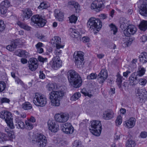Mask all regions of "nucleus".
<instances>
[{
    "label": "nucleus",
    "mask_w": 147,
    "mask_h": 147,
    "mask_svg": "<svg viewBox=\"0 0 147 147\" xmlns=\"http://www.w3.org/2000/svg\"><path fill=\"white\" fill-rule=\"evenodd\" d=\"M22 50L18 49L16 50L15 52V54L16 55L20 57H22L21 55Z\"/></svg>",
    "instance_id": "obj_59"
},
{
    "label": "nucleus",
    "mask_w": 147,
    "mask_h": 147,
    "mask_svg": "<svg viewBox=\"0 0 147 147\" xmlns=\"http://www.w3.org/2000/svg\"><path fill=\"white\" fill-rule=\"evenodd\" d=\"M137 28L134 25H129L127 29L124 31V33L126 36H129L131 35H134L136 32Z\"/></svg>",
    "instance_id": "obj_14"
},
{
    "label": "nucleus",
    "mask_w": 147,
    "mask_h": 147,
    "mask_svg": "<svg viewBox=\"0 0 147 147\" xmlns=\"http://www.w3.org/2000/svg\"><path fill=\"white\" fill-rule=\"evenodd\" d=\"M138 82L140 84L145 86L147 82V80L145 79H140L139 80Z\"/></svg>",
    "instance_id": "obj_54"
},
{
    "label": "nucleus",
    "mask_w": 147,
    "mask_h": 147,
    "mask_svg": "<svg viewBox=\"0 0 147 147\" xmlns=\"http://www.w3.org/2000/svg\"><path fill=\"white\" fill-rule=\"evenodd\" d=\"M77 20V17L74 15H72L69 17V20L71 23H75Z\"/></svg>",
    "instance_id": "obj_49"
},
{
    "label": "nucleus",
    "mask_w": 147,
    "mask_h": 147,
    "mask_svg": "<svg viewBox=\"0 0 147 147\" xmlns=\"http://www.w3.org/2000/svg\"><path fill=\"white\" fill-rule=\"evenodd\" d=\"M81 96V94L79 92L75 93L71 96V98L73 100L78 99Z\"/></svg>",
    "instance_id": "obj_43"
},
{
    "label": "nucleus",
    "mask_w": 147,
    "mask_h": 147,
    "mask_svg": "<svg viewBox=\"0 0 147 147\" xmlns=\"http://www.w3.org/2000/svg\"><path fill=\"white\" fill-rule=\"evenodd\" d=\"M17 45L16 43L13 42L10 45H8L6 47V49L10 51L14 50L17 47Z\"/></svg>",
    "instance_id": "obj_38"
},
{
    "label": "nucleus",
    "mask_w": 147,
    "mask_h": 147,
    "mask_svg": "<svg viewBox=\"0 0 147 147\" xmlns=\"http://www.w3.org/2000/svg\"><path fill=\"white\" fill-rule=\"evenodd\" d=\"M5 88V84L3 81H0V92L3 91Z\"/></svg>",
    "instance_id": "obj_51"
},
{
    "label": "nucleus",
    "mask_w": 147,
    "mask_h": 147,
    "mask_svg": "<svg viewBox=\"0 0 147 147\" xmlns=\"http://www.w3.org/2000/svg\"><path fill=\"white\" fill-rule=\"evenodd\" d=\"M126 147H134L136 145L135 142L132 140H129L126 144Z\"/></svg>",
    "instance_id": "obj_41"
},
{
    "label": "nucleus",
    "mask_w": 147,
    "mask_h": 147,
    "mask_svg": "<svg viewBox=\"0 0 147 147\" xmlns=\"http://www.w3.org/2000/svg\"><path fill=\"white\" fill-rule=\"evenodd\" d=\"M47 125L49 130L52 132L56 133L59 130V125L54 120H49Z\"/></svg>",
    "instance_id": "obj_12"
},
{
    "label": "nucleus",
    "mask_w": 147,
    "mask_h": 147,
    "mask_svg": "<svg viewBox=\"0 0 147 147\" xmlns=\"http://www.w3.org/2000/svg\"><path fill=\"white\" fill-rule=\"evenodd\" d=\"M109 26L111 29V33L113 32V34H115L117 30V28L116 26L112 24L110 25Z\"/></svg>",
    "instance_id": "obj_42"
},
{
    "label": "nucleus",
    "mask_w": 147,
    "mask_h": 147,
    "mask_svg": "<svg viewBox=\"0 0 147 147\" xmlns=\"http://www.w3.org/2000/svg\"><path fill=\"white\" fill-rule=\"evenodd\" d=\"M32 142L36 143L39 147H45L47 143V138L42 134H37L33 136Z\"/></svg>",
    "instance_id": "obj_5"
},
{
    "label": "nucleus",
    "mask_w": 147,
    "mask_h": 147,
    "mask_svg": "<svg viewBox=\"0 0 147 147\" xmlns=\"http://www.w3.org/2000/svg\"><path fill=\"white\" fill-rule=\"evenodd\" d=\"M5 137L7 139V140L12 141L15 138L13 132L12 131L7 132V135L5 134Z\"/></svg>",
    "instance_id": "obj_39"
},
{
    "label": "nucleus",
    "mask_w": 147,
    "mask_h": 147,
    "mask_svg": "<svg viewBox=\"0 0 147 147\" xmlns=\"http://www.w3.org/2000/svg\"><path fill=\"white\" fill-rule=\"evenodd\" d=\"M68 4L69 5L72 6V7H74L75 8L76 13L79 12L80 8L78 3L71 1L68 2Z\"/></svg>",
    "instance_id": "obj_30"
},
{
    "label": "nucleus",
    "mask_w": 147,
    "mask_h": 147,
    "mask_svg": "<svg viewBox=\"0 0 147 147\" xmlns=\"http://www.w3.org/2000/svg\"><path fill=\"white\" fill-rule=\"evenodd\" d=\"M21 55L22 57H27L29 56V53L25 50H22Z\"/></svg>",
    "instance_id": "obj_55"
},
{
    "label": "nucleus",
    "mask_w": 147,
    "mask_h": 147,
    "mask_svg": "<svg viewBox=\"0 0 147 147\" xmlns=\"http://www.w3.org/2000/svg\"><path fill=\"white\" fill-rule=\"evenodd\" d=\"M90 38L87 36H84L83 37L82 40L84 43L88 42L90 41Z\"/></svg>",
    "instance_id": "obj_60"
},
{
    "label": "nucleus",
    "mask_w": 147,
    "mask_h": 147,
    "mask_svg": "<svg viewBox=\"0 0 147 147\" xmlns=\"http://www.w3.org/2000/svg\"><path fill=\"white\" fill-rule=\"evenodd\" d=\"M38 38L41 40L42 41H46L47 40V37L43 34H39Z\"/></svg>",
    "instance_id": "obj_52"
},
{
    "label": "nucleus",
    "mask_w": 147,
    "mask_h": 147,
    "mask_svg": "<svg viewBox=\"0 0 147 147\" xmlns=\"http://www.w3.org/2000/svg\"><path fill=\"white\" fill-rule=\"evenodd\" d=\"M15 125L16 127L19 129H23L25 127L24 123L18 117H16L15 119Z\"/></svg>",
    "instance_id": "obj_22"
},
{
    "label": "nucleus",
    "mask_w": 147,
    "mask_h": 147,
    "mask_svg": "<svg viewBox=\"0 0 147 147\" xmlns=\"http://www.w3.org/2000/svg\"><path fill=\"white\" fill-rule=\"evenodd\" d=\"M140 61L143 63L147 62V53L144 52L142 53L139 57Z\"/></svg>",
    "instance_id": "obj_31"
},
{
    "label": "nucleus",
    "mask_w": 147,
    "mask_h": 147,
    "mask_svg": "<svg viewBox=\"0 0 147 147\" xmlns=\"http://www.w3.org/2000/svg\"><path fill=\"white\" fill-rule=\"evenodd\" d=\"M47 90L49 91H53L50 94V99L51 105L58 107L60 105V98L64 95L63 91H54L57 89V86L56 83H49L47 86Z\"/></svg>",
    "instance_id": "obj_1"
},
{
    "label": "nucleus",
    "mask_w": 147,
    "mask_h": 147,
    "mask_svg": "<svg viewBox=\"0 0 147 147\" xmlns=\"http://www.w3.org/2000/svg\"><path fill=\"white\" fill-rule=\"evenodd\" d=\"M29 69L32 71H35L37 68L38 63L36 59L35 58H31L28 61Z\"/></svg>",
    "instance_id": "obj_13"
},
{
    "label": "nucleus",
    "mask_w": 147,
    "mask_h": 147,
    "mask_svg": "<svg viewBox=\"0 0 147 147\" xmlns=\"http://www.w3.org/2000/svg\"><path fill=\"white\" fill-rule=\"evenodd\" d=\"M140 40L143 42H145L147 40V37L145 35H143L141 36L140 38Z\"/></svg>",
    "instance_id": "obj_62"
},
{
    "label": "nucleus",
    "mask_w": 147,
    "mask_h": 147,
    "mask_svg": "<svg viewBox=\"0 0 147 147\" xmlns=\"http://www.w3.org/2000/svg\"><path fill=\"white\" fill-rule=\"evenodd\" d=\"M102 117L105 120H110L114 117L115 113L112 110H107L104 112Z\"/></svg>",
    "instance_id": "obj_20"
},
{
    "label": "nucleus",
    "mask_w": 147,
    "mask_h": 147,
    "mask_svg": "<svg viewBox=\"0 0 147 147\" xmlns=\"http://www.w3.org/2000/svg\"><path fill=\"white\" fill-rule=\"evenodd\" d=\"M69 82L74 87L78 88L82 84V80L78 74L74 70H69L67 73Z\"/></svg>",
    "instance_id": "obj_2"
},
{
    "label": "nucleus",
    "mask_w": 147,
    "mask_h": 147,
    "mask_svg": "<svg viewBox=\"0 0 147 147\" xmlns=\"http://www.w3.org/2000/svg\"><path fill=\"white\" fill-rule=\"evenodd\" d=\"M53 43L55 44L56 47H57V46L59 47H64L63 45H61V38L58 36H55L54 37V40Z\"/></svg>",
    "instance_id": "obj_34"
},
{
    "label": "nucleus",
    "mask_w": 147,
    "mask_h": 147,
    "mask_svg": "<svg viewBox=\"0 0 147 147\" xmlns=\"http://www.w3.org/2000/svg\"><path fill=\"white\" fill-rule=\"evenodd\" d=\"M55 17L59 21H62L64 18V15L63 12L59 10H55Z\"/></svg>",
    "instance_id": "obj_26"
},
{
    "label": "nucleus",
    "mask_w": 147,
    "mask_h": 147,
    "mask_svg": "<svg viewBox=\"0 0 147 147\" xmlns=\"http://www.w3.org/2000/svg\"><path fill=\"white\" fill-rule=\"evenodd\" d=\"M133 41V39L132 38L125 37L122 40L121 45L123 47H128L130 46Z\"/></svg>",
    "instance_id": "obj_21"
},
{
    "label": "nucleus",
    "mask_w": 147,
    "mask_h": 147,
    "mask_svg": "<svg viewBox=\"0 0 147 147\" xmlns=\"http://www.w3.org/2000/svg\"><path fill=\"white\" fill-rule=\"evenodd\" d=\"M16 82L18 84H20L22 86L24 84L23 82L19 78L16 77L15 78Z\"/></svg>",
    "instance_id": "obj_58"
},
{
    "label": "nucleus",
    "mask_w": 147,
    "mask_h": 147,
    "mask_svg": "<svg viewBox=\"0 0 147 147\" xmlns=\"http://www.w3.org/2000/svg\"><path fill=\"white\" fill-rule=\"evenodd\" d=\"M104 7L103 0H95L91 3L90 8L96 12H99Z\"/></svg>",
    "instance_id": "obj_9"
},
{
    "label": "nucleus",
    "mask_w": 147,
    "mask_h": 147,
    "mask_svg": "<svg viewBox=\"0 0 147 147\" xmlns=\"http://www.w3.org/2000/svg\"><path fill=\"white\" fill-rule=\"evenodd\" d=\"M64 47H59L57 46V47H56L54 51V55L53 57H55V59H60V57L61 54L62 53V51L60 50V48H63Z\"/></svg>",
    "instance_id": "obj_27"
},
{
    "label": "nucleus",
    "mask_w": 147,
    "mask_h": 147,
    "mask_svg": "<svg viewBox=\"0 0 147 147\" xmlns=\"http://www.w3.org/2000/svg\"><path fill=\"white\" fill-rule=\"evenodd\" d=\"M22 107L24 110H27L31 109L32 107L30 102H26L22 105Z\"/></svg>",
    "instance_id": "obj_35"
},
{
    "label": "nucleus",
    "mask_w": 147,
    "mask_h": 147,
    "mask_svg": "<svg viewBox=\"0 0 147 147\" xmlns=\"http://www.w3.org/2000/svg\"><path fill=\"white\" fill-rule=\"evenodd\" d=\"M7 140V139L5 137V134L0 132V142Z\"/></svg>",
    "instance_id": "obj_44"
},
{
    "label": "nucleus",
    "mask_w": 147,
    "mask_h": 147,
    "mask_svg": "<svg viewBox=\"0 0 147 147\" xmlns=\"http://www.w3.org/2000/svg\"><path fill=\"white\" fill-rule=\"evenodd\" d=\"M122 122V117L120 115H119L115 121V123L117 125L121 124Z\"/></svg>",
    "instance_id": "obj_47"
},
{
    "label": "nucleus",
    "mask_w": 147,
    "mask_h": 147,
    "mask_svg": "<svg viewBox=\"0 0 147 147\" xmlns=\"http://www.w3.org/2000/svg\"><path fill=\"white\" fill-rule=\"evenodd\" d=\"M81 92L85 96H88L89 97H91L92 96L91 94H89L86 89L84 88L81 90Z\"/></svg>",
    "instance_id": "obj_46"
},
{
    "label": "nucleus",
    "mask_w": 147,
    "mask_h": 147,
    "mask_svg": "<svg viewBox=\"0 0 147 147\" xmlns=\"http://www.w3.org/2000/svg\"><path fill=\"white\" fill-rule=\"evenodd\" d=\"M137 75L136 72L132 74L129 78V84L132 86H135L137 84Z\"/></svg>",
    "instance_id": "obj_23"
},
{
    "label": "nucleus",
    "mask_w": 147,
    "mask_h": 147,
    "mask_svg": "<svg viewBox=\"0 0 147 147\" xmlns=\"http://www.w3.org/2000/svg\"><path fill=\"white\" fill-rule=\"evenodd\" d=\"M88 23V27L92 29L98 28L99 27H102L101 22L98 19L91 18L89 19Z\"/></svg>",
    "instance_id": "obj_7"
},
{
    "label": "nucleus",
    "mask_w": 147,
    "mask_h": 147,
    "mask_svg": "<svg viewBox=\"0 0 147 147\" xmlns=\"http://www.w3.org/2000/svg\"><path fill=\"white\" fill-rule=\"evenodd\" d=\"M140 13L142 16H147V4H143L141 7Z\"/></svg>",
    "instance_id": "obj_32"
},
{
    "label": "nucleus",
    "mask_w": 147,
    "mask_h": 147,
    "mask_svg": "<svg viewBox=\"0 0 147 147\" xmlns=\"http://www.w3.org/2000/svg\"><path fill=\"white\" fill-rule=\"evenodd\" d=\"M76 64L82 62L84 60L83 53L81 51H76L75 52L74 55Z\"/></svg>",
    "instance_id": "obj_18"
},
{
    "label": "nucleus",
    "mask_w": 147,
    "mask_h": 147,
    "mask_svg": "<svg viewBox=\"0 0 147 147\" xmlns=\"http://www.w3.org/2000/svg\"><path fill=\"white\" fill-rule=\"evenodd\" d=\"M10 4V2L7 0H4L0 4V10L2 14L7 12V8L9 7Z\"/></svg>",
    "instance_id": "obj_19"
},
{
    "label": "nucleus",
    "mask_w": 147,
    "mask_h": 147,
    "mask_svg": "<svg viewBox=\"0 0 147 147\" xmlns=\"http://www.w3.org/2000/svg\"><path fill=\"white\" fill-rule=\"evenodd\" d=\"M47 100V98L44 95L37 93L34 98L33 102L37 106L43 107L46 104Z\"/></svg>",
    "instance_id": "obj_6"
},
{
    "label": "nucleus",
    "mask_w": 147,
    "mask_h": 147,
    "mask_svg": "<svg viewBox=\"0 0 147 147\" xmlns=\"http://www.w3.org/2000/svg\"><path fill=\"white\" fill-rule=\"evenodd\" d=\"M23 14L24 18L28 19L32 15V11L30 9H26L24 11Z\"/></svg>",
    "instance_id": "obj_28"
},
{
    "label": "nucleus",
    "mask_w": 147,
    "mask_h": 147,
    "mask_svg": "<svg viewBox=\"0 0 147 147\" xmlns=\"http://www.w3.org/2000/svg\"><path fill=\"white\" fill-rule=\"evenodd\" d=\"M69 117V115L65 113H58L55 116V120L60 123H65L67 121Z\"/></svg>",
    "instance_id": "obj_11"
},
{
    "label": "nucleus",
    "mask_w": 147,
    "mask_h": 147,
    "mask_svg": "<svg viewBox=\"0 0 147 147\" xmlns=\"http://www.w3.org/2000/svg\"><path fill=\"white\" fill-rule=\"evenodd\" d=\"M51 62V67L54 70H57L62 66V62L60 59L53 57Z\"/></svg>",
    "instance_id": "obj_15"
},
{
    "label": "nucleus",
    "mask_w": 147,
    "mask_h": 147,
    "mask_svg": "<svg viewBox=\"0 0 147 147\" xmlns=\"http://www.w3.org/2000/svg\"><path fill=\"white\" fill-rule=\"evenodd\" d=\"M90 123L91 128L90 129V132L95 136H99L102 130V126L100 121L93 120L91 121Z\"/></svg>",
    "instance_id": "obj_4"
},
{
    "label": "nucleus",
    "mask_w": 147,
    "mask_h": 147,
    "mask_svg": "<svg viewBox=\"0 0 147 147\" xmlns=\"http://www.w3.org/2000/svg\"><path fill=\"white\" fill-rule=\"evenodd\" d=\"M81 141L76 140L73 143L72 147H81Z\"/></svg>",
    "instance_id": "obj_48"
},
{
    "label": "nucleus",
    "mask_w": 147,
    "mask_h": 147,
    "mask_svg": "<svg viewBox=\"0 0 147 147\" xmlns=\"http://www.w3.org/2000/svg\"><path fill=\"white\" fill-rule=\"evenodd\" d=\"M11 113L7 110H3L0 112V117L5 121L11 129L15 128Z\"/></svg>",
    "instance_id": "obj_3"
},
{
    "label": "nucleus",
    "mask_w": 147,
    "mask_h": 147,
    "mask_svg": "<svg viewBox=\"0 0 147 147\" xmlns=\"http://www.w3.org/2000/svg\"><path fill=\"white\" fill-rule=\"evenodd\" d=\"M69 32L70 36L72 38H80L81 37L80 33L75 29L70 28L69 30Z\"/></svg>",
    "instance_id": "obj_25"
},
{
    "label": "nucleus",
    "mask_w": 147,
    "mask_h": 147,
    "mask_svg": "<svg viewBox=\"0 0 147 147\" xmlns=\"http://www.w3.org/2000/svg\"><path fill=\"white\" fill-rule=\"evenodd\" d=\"M146 71V69L143 67L141 66L138 67L137 76H143L145 74Z\"/></svg>",
    "instance_id": "obj_37"
},
{
    "label": "nucleus",
    "mask_w": 147,
    "mask_h": 147,
    "mask_svg": "<svg viewBox=\"0 0 147 147\" xmlns=\"http://www.w3.org/2000/svg\"><path fill=\"white\" fill-rule=\"evenodd\" d=\"M140 29L142 31H145L147 29V21H142L139 25Z\"/></svg>",
    "instance_id": "obj_33"
},
{
    "label": "nucleus",
    "mask_w": 147,
    "mask_h": 147,
    "mask_svg": "<svg viewBox=\"0 0 147 147\" xmlns=\"http://www.w3.org/2000/svg\"><path fill=\"white\" fill-rule=\"evenodd\" d=\"M98 16L101 19L104 20L106 18L107 16V15L105 14H101L98 15Z\"/></svg>",
    "instance_id": "obj_63"
},
{
    "label": "nucleus",
    "mask_w": 147,
    "mask_h": 147,
    "mask_svg": "<svg viewBox=\"0 0 147 147\" xmlns=\"http://www.w3.org/2000/svg\"><path fill=\"white\" fill-rule=\"evenodd\" d=\"M43 47V44L41 42H38L36 45L37 51L40 53H42L44 52V50L42 47Z\"/></svg>",
    "instance_id": "obj_36"
},
{
    "label": "nucleus",
    "mask_w": 147,
    "mask_h": 147,
    "mask_svg": "<svg viewBox=\"0 0 147 147\" xmlns=\"http://www.w3.org/2000/svg\"><path fill=\"white\" fill-rule=\"evenodd\" d=\"M26 128L29 130L32 129L33 127V124L29 121H25Z\"/></svg>",
    "instance_id": "obj_45"
},
{
    "label": "nucleus",
    "mask_w": 147,
    "mask_h": 147,
    "mask_svg": "<svg viewBox=\"0 0 147 147\" xmlns=\"http://www.w3.org/2000/svg\"><path fill=\"white\" fill-rule=\"evenodd\" d=\"M5 28V26L3 21L0 20V31H3Z\"/></svg>",
    "instance_id": "obj_56"
},
{
    "label": "nucleus",
    "mask_w": 147,
    "mask_h": 147,
    "mask_svg": "<svg viewBox=\"0 0 147 147\" xmlns=\"http://www.w3.org/2000/svg\"><path fill=\"white\" fill-rule=\"evenodd\" d=\"M136 122V119L134 118L131 117L125 121L124 125L128 128H132L134 126Z\"/></svg>",
    "instance_id": "obj_24"
},
{
    "label": "nucleus",
    "mask_w": 147,
    "mask_h": 147,
    "mask_svg": "<svg viewBox=\"0 0 147 147\" xmlns=\"http://www.w3.org/2000/svg\"><path fill=\"white\" fill-rule=\"evenodd\" d=\"M48 7V5L45 2H42L41 3L39 6L40 8H41L42 9H47Z\"/></svg>",
    "instance_id": "obj_57"
},
{
    "label": "nucleus",
    "mask_w": 147,
    "mask_h": 147,
    "mask_svg": "<svg viewBox=\"0 0 147 147\" xmlns=\"http://www.w3.org/2000/svg\"><path fill=\"white\" fill-rule=\"evenodd\" d=\"M31 20L32 22L36 24L38 26L41 27L44 26L47 22L45 20L43 19L38 15H34L32 16Z\"/></svg>",
    "instance_id": "obj_10"
},
{
    "label": "nucleus",
    "mask_w": 147,
    "mask_h": 147,
    "mask_svg": "<svg viewBox=\"0 0 147 147\" xmlns=\"http://www.w3.org/2000/svg\"><path fill=\"white\" fill-rule=\"evenodd\" d=\"M140 136L142 138H146L147 137V131H143L140 134Z\"/></svg>",
    "instance_id": "obj_64"
},
{
    "label": "nucleus",
    "mask_w": 147,
    "mask_h": 147,
    "mask_svg": "<svg viewBox=\"0 0 147 147\" xmlns=\"http://www.w3.org/2000/svg\"><path fill=\"white\" fill-rule=\"evenodd\" d=\"M123 77L120 74H118L117 75V78L116 80L117 84L119 88L121 87V84L122 82Z\"/></svg>",
    "instance_id": "obj_40"
},
{
    "label": "nucleus",
    "mask_w": 147,
    "mask_h": 147,
    "mask_svg": "<svg viewBox=\"0 0 147 147\" xmlns=\"http://www.w3.org/2000/svg\"><path fill=\"white\" fill-rule=\"evenodd\" d=\"M10 100L7 98H3L1 100V102L3 103H9L10 102Z\"/></svg>",
    "instance_id": "obj_61"
},
{
    "label": "nucleus",
    "mask_w": 147,
    "mask_h": 147,
    "mask_svg": "<svg viewBox=\"0 0 147 147\" xmlns=\"http://www.w3.org/2000/svg\"><path fill=\"white\" fill-rule=\"evenodd\" d=\"M98 80L100 83H102L106 80L108 76L107 71L106 69L101 70L98 75Z\"/></svg>",
    "instance_id": "obj_16"
},
{
    "label": "nucleus",
    "mask_w": 147,
    "mask_h": 147,
    "mask_svg": "<svg viewBox=\"0 0 147 147\" xmlns=\"http://www.w3.org/2000/svg\"><path fill=\"white\" fill-rule=\"evenodd\" d=\"M14 112L17 115H19L23 118H24L26 117V114L24 113H20L18 111H15Z\"/></svg>",
    "instance_id": "obj_53"
},
{
    "label": "nucleus",
    "mask_w": 147,
    "mask_h": 147,
    "mask_svg": "<svg viewBox=\"0 0 147 147\" xmlns=\"http://www.w3.org/2000/svg\"><path fill=\"white\" fill-rule=\"evenodd\" d=\"M136 95L138 97L139 102L144 103L147 99V91L144 88H138L136 92Z\"/></svg>",
    "instance_id": "obj_8"
},
{
    "label": "nucleus",
    "mask_w": 147,
    "mask_h": 147,
    "mask_svg": "<svg viewBox=\"0 0 147 147\" xmlns=\"http://www.w3.org/2000/svg\"><path fill=\"white\" fill-rule=\"evenodd\" d=\"M61 130L66 134H71L74 131V128L70 123H67L61 127Z\"/></svg>",
    "instance_id": "obj_17"
},
{
    "label": "nucleus",
    "mask_w": 147,
    "mask_h": 147,
    "mask_svg": "<svg viewBox=\"0 0 147 147\" xmlns=\"http://www.w3.org/2000/svg\"><path fill=\"white\" fill-rule=\"evenodd\" d=\"M97 76L96 74L91 73L90 75L87 76V79L88 80H93L96 79Z\"/></svg>",
    "instance_id": "obj_50"
},
{
    "label": "nucleus",
    "mask_w": 147,
    "mask_h": 147,
    "mask_svg": "<svg viewBox=\"0 0 147 147\" xmlns=\"http://www.w3.org/2000/svg\"><path fill=\"white\" fill-rule=\"evenodd\" d=\"M17 24L21 28L27 31H30V30L31 27L27 25L26 24L21 22L20 21H18L17 22Z\"/></svg>",
    "instance_id": "obj_29"
}]
</instances>
